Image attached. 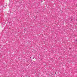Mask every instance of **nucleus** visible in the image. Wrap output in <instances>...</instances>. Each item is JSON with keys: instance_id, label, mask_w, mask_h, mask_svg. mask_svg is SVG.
Returning a JSON list of instances; mask_svg holds the SVG:
<instances>
[{"instance_id": "nucleus-1", "label": "nucleus", "mask_w": 77, "mask_h": 77, "mask_svg": "<svg viewBox=\"0 0 77 77\" xmlns=\"http://www.w3.org/2000/svg\"><path fill=\"white\" fill-rule=\"evenodd\" d=\"M55 74H56V72H55Z\"/></svg>"}]
</instances>
